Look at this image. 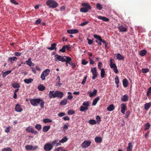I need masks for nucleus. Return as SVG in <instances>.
<instances>
[{
    "mask_svg": "<svg viewBox=\"0 0 151 151\" xmlns=\"http://www.w3.org/2000/svg\"><path fill=\"white\" fill-rule=\"evenodd\" d=\"M46 4L50 8H55L57 7L58 3L54 0H48L46 1Z\"/></svg>",
    "mask_w": 151,
    "mask_h": 151,
    "instance_id": "nucleus-1",
    "label": "nucleus"
},
{
    "mask_svg": "<svg viewBox=\"0 0 151 151\" xmlns=\"http://www.w3.org/2000/svg\"><path fill=\"white\" fill-rule=\"evenodd\" d=\"M81 5L83 7L81 8L80 9V11L82 12L86 13L88 11V10L90 9L91 8L90 5L87 3H82Z\"/></svg>",
    "mask_w": 151,
    "mask_h": 151,
    "instance_id": "nucleus-2",
    "label": "nucleus"
},
{
    "mask_svg": "<svg viewBox=\"0 0 151 151\" xmlns=\"http://www.w3.org/2000/svg\"><path fill=\"white\" fill-rule=\"evenodd\" d=\"M114 60L113 59H110L109 60V65L110 68L113 69L114 72L116 73H117L119 72V71L117 69L116 65L115 63H114Z\"/></svg>",
    "mask_w": 151,
    "mask_h": 151,
    "instance_id": "nucleus-3",
    "label": "nucleus"
},
{
    "mask_svg": "<svg viewBox=\"0 0 151 151\" xmlns=\"http://www.w3.org/2000/svg\"><path fill=\"white\" fill-rule=\"evenodd\" d=\"M50 72L49 69H46L42 72L40 76V78L42 80H45V77L49 75Z\"/></svg>",
    "mask_w": 151,
    "mask_h": 151,
    "instance_id": "nucleus-4",
    "label": "nucleus"
},
{
    "mask_svg": "<svg viewBox=\"0 0 151 151\" xmlns=\"http://www.w3.org/2000/svg\"><path fill=\"white\" fill-rule=\"evenodd\" d=\"M64 58V56H62L58 54H56L54 56L55 61L56 62L61 61L62 62H65V59Z\"/></svg>",
    "mask_w": 151,
    "mask_h": 151,
    "instance_id": "nucleus-5",
    "label": "nucleus"
},
{
    "mask_svg": "<svg viewBox=\"0 0 151 151\" xmlns=\"http://www.w3.org/2000/svg\"><path fill=\"white\" fill-rule=\"evenodd\" d=\"M29 99L31 105L34 106H37L39 104V100H40V98H30Z\"/></svg>",
    "mask_w": 151,
    "mask_h": 151,
    "instance_id": "nucleus-6",
    "label": "nucleus"
},
{
    "mask_svg": "<svg viewBox=\"0 0 151 151\" xmlns=\"http://www.w3.org/2000/svg\"><path fill=\"white\" fill-rule=\"evenodd\" d=\"M91 71L92 75V78L93 80H94L96 78L98 75L96 68L95 67L92 68Z\"/></svg>",
    "mask_w": 151,
    "mask_h": 151,
    "instance_id": "nucleus-7",
    "label": "nucleus"
},
{
    "mask_svg": "<svg viewBox=\"0 0 151 151\" xmlns=\"http://www.w3.org/2000/svg\"><path fill=\"white\" fill-rule=\"evenodd\" d=\"M52 148V145L50 143H46L44 147V149L46 151H50Z\"/></svg>",
    "mask_w": 151,
    "mask_h": 151,
    "instance_id": "nucleus-8",
    "label": "nucleus"
},
{
    "mask_svg": "<svg viewBox=\"0 0 151 151\" xmlns=\"http://www.w3.org/2000/svg\"><path fill=\"white\" fill-rule=\"evenodd\" d=\"M25 148L27 150H35L38 148V147L37 145L34 146L30 145H26Z\"/></svg>",
    "mask_w": 151,
    "mask_h": 151,
    "instance_id": "nucleus-9",
    "label": "nucleus"
},
{
    "mask_svg": "<svg viewBox=\"0 0 151 151\" xmlns=\"http://www.w3.org/2000/svg\"><path fill=\"white\" fill-rule=\"evenodd\" d=\"M91 143V142L90 140H85L82 143L81 147L83 148H86L89 146Z\"/></svg>",
    "mask_w": 151,
    "mask_h": 151,
    "instance_id": "nucleus-10",
    "label": "nucleus"
},
{
    "mask_svg": "<svg viewBox=\"0 0 151 151\" xmlns=\"http://www.w3.org/2000/svg\"><path fill=\"white\" fill-rule=\"evenodd\" d=\"M93 37L94 38H95L96 39H97L99 40L100 42H103V43L105 44V47H107V43L106 41H105V40H103L101 38V37L99 36V35L97 34H95L93 35Z\"/></svg>",
    "mask_w": 151,
    "mask_h": 151,
    "instance_id": "nucleus-11",
    "label": "nucleus"
},
{
    "mask_svg": "<svg viewBox=\"0 0 151 151\" xmlns=\"http://www.w3.org/2000/svg\"><path fill=\"white\" fill-rule=\"evenodd\" d=\"M14 109L15 111L17 112H20L23 111L22 107L19 104H17L16 105Z\"/></svg>",
    "mask_w": 151,
    "mask_h": 151,
    "instance_id": "nucleus-12",
    "label": "nucleus"
},
{
    "mask_svg": "<svg viewBox=\"0 0 151 151\" xmlns=\"http://www.w3.org/2000/svg\"><path fill=\"white\" fill-rule=\"evenodd\" d=\"M55 97H58L60 99L62 98L64 95V93L63 92L60 91H55Z\"/></svg>",
    "mask_w": 151,
    "mask_h": 151,
    "instance_id": "nucleus-13",
    "label": "nucleus"
},
{
    "mask_svg": "<svg viewBox=\"0 0 151 151\" xmlns=\"http://www.w3.org/2000/svg\"><path fill=\"white\" fill-rule=\"evenodd\" d=\"M121 112L123 114H124L125 111L127 109V105L126 104L124 103H122L121 104Z\"/></svg>",
    "mask_w": 151,
    "mask_h": 151,
    "instance_id": "nucleus-14",
    "label": "nucleus"
},
{
    "mask_svg": "<svg viewBox=\"0 0 151 151\" xmlns=\"http://www.w3.org/2000/svg\"><path fill=\"white\" fill-rule=\"evenodd\" d=\"M118 28L119 31L120 32H125L127 30V28L125 26L122 25L119 26Z\"/></svg>",
    "mask_w": 151,
    "mask_h": 151,
    "instance_id": "nucleus-15",
    "label": "nucleus"
},
{
    "mask_svg": "<svg viewBox=\"0 0 151 151\" xmlns=\"http://www.w3.org/2000/svg\"><path fill=\"white\" fill-rule=\"evenodd\" d=\"M49 96L50 99L55 98V92L54 91H50L49 94Z\"/></svg>",
    "mask_w": 151,
    "mask_h": 151,
    "instance_id": "nucleus-16",
    "label": "nucleus"
},
{
    "mask_svg": "<svg viewBox=\"0 0 151 151\" xmlns=\"http://www.w3.org/2000/svg\"><path fill=\"white\" fill-rule=\"evenodd\" d=\"M57 45V44L55 43H54L51 45V47L47 48V49L50 50H56L57 49V48L56 47Z\"/></svg>",
    "mask_w": 151,
    "mask_h": 151,
    "instance_id": "nucleus-17",
    "label": "nucleus"
},
{
    "mask_svg": "<svg viewBox=\"0 0 151 151\" xmlns=\"http://www.w3.org/2000/svg\"><path fill=\"white\" fill-rule=\"evenodd\" d=\"M97 92V90L95 89H94L92 92H88V93L89 94V96L90 97H91L96 96V95Z\"/></svg>",
    "mask_w": 151,
    "mask_h": 151,
    "instance_id": "nucleus-18",
    "label": "nucleus"
},
{
    "mask_svg": "<svg viewBox=\"0 0 151 151\" xmlns=\"http://www.w3.org/2000/svg\"><path fill=\"white\" fill-rule=\"evenodd\" d=\"M78 30L77 29H69L67 30V32L68 34H73L78 33Z\"/></svg>",
    "mask_w": 151,
    "mask_h": 151,
    "instance_id": "nucleus-19",
    "label": "nucleus"
},
{
    "mask_svg": "<svg viewBox=\"0 0 151 151\" xmlns=\"http://www.w3.org/2000/svg\"><path fill=\"white\" fill-rule=\"evenodd\" d=\"M17 58L16 57H10L8 58V61L10 62L11 63H13L14 61H16L17 60Z\"/></svg>",
    "mask_w": 151,
    "mask_h": 151,
    "instance_id": "nucleus-20",
    "label": "nucleus"
},
{
    "mask_svg": "<svg viewBox=\"0 0 151 151\" xmlns=\"http://www.w3.org/2000/svg\"><path fill=\"white\" fill-rule=\"evenodd\" d=\"M12 70H8L7 71H6V72H4L3 71L2 72V76L3 78H5L6 76L8 75V74L10 73L12 71Z\"/></svg>",
    "mask_w": 151,
    "mask_h": 151,
    "instance_id": "nucleus-21",
    "label": "nucleus"
},
{
    "mask_svg": "<svg viewBox=\"0 0 151 151\" xmlns=\"http://www.w3.org/2000/svg\"><path fill=\"white\" fill-rule=\"evenodd\" d=\"M128 96L125 94L121 98V100L123 102H125L128 101Z\"/></svg>",
    "mask_w": 151,
    "mask_h": 151,
    "instance_id": "nucleus-22",
    "label": "nucleus"
},
{
    "mask_svg": "<svg viewBox=\"0 0 151 151\" xmlns=\"http://www.w3.org/2000/svg\"><path fill=\"white\" fill-rule=\"evenodd\" d=\"M133 147V145L132 143L131 142L129 143L128 146L127 148V151H132Z\"/></svg>",
    "mask_w": 151,
    "mask_h": 151,
    "instance_id": "nucleus-23",
    "label": "nucleus"
},
{
    "mask_svg": "<svg viewBox=\"0 0 151 151\" xmlns=\"http://www.w3.org/2000/svg\"><path fill=\"white\" fill-rule=\"evenodd\" d=\"M116 59L119 60H123L124 59V57L123 55H121L120 53H117L116 54Z\"/></svg>",
    "mask_w": 151,
    "mask_h": 151,
    "instance_id": "nucleus-24",
    "label": "nucleus"
},
{
    "mask_svg": "<svg viewBox=\"0 0 151 151\" xmlns=\"http://www.w3.org/2000/svg\"><path fill=\"white\" fill-rule=\"evenodd\" d=\"M26 62L27 64L29 66H31L32 65L34 66V64L31 61V58H29L28 60L26 61Z\"/></svg>",
    "mask_w": 151,
    "mask_h": 151,
    "instance_id": "nucleus-25",
    "label": "nucleus"
},
{
    "mask_svg": "<svg viewBox=\"0 0 151 151\" xmlns=\"http://www.w3.org/2000/svg\"><path fill=\"white\" fill-rule=\"evenodd\" d=\"M97 18L100 19L102 20L103 21L105 22H108L109 20V19L105 17H103L102 16H98Z\"/></svg>",
    "mask_w": 151,
    "mask_h": 151,
    "instance_id": "nucleus-26",
    "label": "nucleus"
},
{
    "mask_svg": "<svg viewBox=\"0 0 151 151\" xmlns=\"http://www.w3.org/2000/svg\"><path fill=\"white\" fill-rule=\"evenodd\" d=\"M95 141L97 143H100L102 141V139L101 137H96L94 139Z\"/></svg>",
    "mask_w": 151,
    "mask_h": 151,
    "instance_id": "nucleus-27",
    "label": "nucleus"
},
{
    "mask_svg": "<svg viewBox=\"0 0 151 151\" xmlns=\"http://www.w3.org/2000/svg\"><path fill=\"white\" fill-rule=\"evenodd\" d=\"M115 109V107L113 104H111L109 105L107 108V110L109 111H113Z\"/></svg>",
    "mask_w": 151,
    "mask_h": 151,
    "instance_id": "nucleus-28",
    "label": "nucleus"
},
{
    "mask_svg": "<svg viewBox=\"0 0 151 151\" xmlns=\"http://www.w3.org/2000/svg\"><path fill=\"white\" fill-rule=\"evenodd\" d=\"M101 76L102 78H103L105 77V71L104 68H101Z\"/></svg>",
    "mask_w": 151,
    "mask_h": 151,
    "instance_id": "nucleus-29",
    "label": "nucleus"
},
{
    "mask_svg": "<svg viewBox=\"0 0 151 151\" xmlns=\"http://www.w3.org/2000/svg\"><path fill=\"white\" fill-rule=\"evenodd\" d=\"M50 126H44L42 129V131L44 132H47L50 128Z\"/></svg>",
    "mask_w": 151,
    "mask_h": 151,
    "instance_id": "nucleus-30",
    "label": "nucleus"
},
{
    "mask_svg": "<svg viewBox=\"0 0 151 151\" xmlns=\"http://www.w3.org/2000/svg\"><path fill=\"white\" fill-rule=\"evenodd\" d=\"M64 57H65L66 59H65L66 64L67 66H68V63H70V62L71 60L72 59L70 57L68 56H64Z\"/></svg>",
    "mask_w": 151,
    "mask_h": 151,
    "instance_id": "nucleus-31",
    "label": "nucleus"
},
{
    "mask_svg": "<svg viewBox=\"0 0 151 151\" xmlns=\"http://www.w3.org/2000/svg\"><path fill=\"white\" fill-rule=\"evenodd\" d=\"M37 88L40 91H43L45 89V87L42 84H40L37 87Z\"/></svg>",
    "mask_w": 151,
    "mask_h": 151,
    "instance_id": "nucleus-32",
    "label": "nucleus"
},
{
    "mask_svg": "<svg viewBox=\"0 0 151 151\" xmlns=\"http://www.w3.org/2000/svg\"><path fill=\"white\" fill-rule=\"evenodd\" d=\"M100 98L99 96H97L95 98L93 101L92 102V105L95 106L97 104L98 101L99 100Z\"/></svg>",
    "mask_w": 151,
    "mask_h": 151,
    "instance_id": "nucleus-33",
    "label": "nucleus"
},
{
    "mask_svg": "<svg viewBox=\"0 0 151 151\" xmlns=\"http://www.w3.org/2000/svg\"><path fill=\"white\" fill-rule=\"evenodd\" d=\"M128 81L126 79H124L123 81V86L124 87H127L128 86Z\"/></svg>",
    "mask_w": 151,
    "mask_h": 151,
    "instance_id": "nucleus-34",
    "label": "nucleus"
},
{
    "mask_svg": "<svg viewBox=\"0 0 151 151\" xmlns=\"http://www.w3.org/2000/svg\"><path fill=\"white\" fill-rule=\"evenodd\" d=\"M39 104H40V107L41 108H44V105L45 104V102L42 99L40 98V100H39Z\"/></svg>",
    "mask_w": 151,
    "mask_h": 151,
    "instance_id": "nucleus-35",
    "label": "nucleus"
},
{
    "mask_svg": "<svg viewBox=\"0 0 151 151\" xmlns=\"http://www.w3.org/2000/svg\"><path fill=\"white\" fill-rule=\"evenodd\" d=\"M151 106V103H147L145 104L144 106L145 109L146 110H148Z\"/></svg>",
    "mask_w": 151,
    "mask_h": 151,
    "instance_id": "nucleus-36",
    "label": "nucleus"
},
{
    "mask_svg": "<svg viewBox=\"0 0 151 151\" xmlns=\"http://www.w3.org/2000/svg\"><path fill=\"white\" fill-rule=\"evenodd\" d=\"M33 81V80L32 78L30 79H26L24 80V82L27 84H29L32 83Z\"/></svg>",
    "mask_w": 151,
    "mask_h": 151,
    "instance_id": "nucleus-37",
    "label": "nucleus"
},
{
    "mask_svg": "<svg viewBox=\"0 0 151 151\" xmlns=\"http://www.w3.org/2000/svg\"><path fill=\"white\" fill-rule=\"evenodd\" d=\"M115 83L116 84V87L117 88L119 87V80L118 77L117 76H116L115 78Z\"/></svg>",
    "mask_w": 151,
    "mask_h": 151,
    "instance_id": "nucleus-38",
    "label": "nucleus"
},
{
    "mask_svg": "<svg viewBox=\"0 0 151 151\" xmlns=\"http://www.w3.org/2000/svg\"><path fill=\"white\" fill-rule=\"evenodd\" d=\"M67 102V99H64L62 100L60 103V104L61 105H65Z\"/></svg>",
    "mask_w": 151,
    "mask_h": 151,
    "instance_id": "nucleus-39",
    "label": "nucleus"
},
{
    "mask_svg": "<svg viewBox=\"0 0 151 151\" xmlns=\"http://www.w3.org/2000/svg\"><path fill=\"white\" fill-rule=\"evenodd\" d=\"M147 53V51L146 50H142L139 52V54L141 56H145Z\"/></svg>",
    "mask_w": 151,
    "mask_h": 151,
    "instance_id": "nucleus-40",
    "label": "nucleus"
},
{
    "mask_svg": "<svg viewBox=\"0 0 151 151\" xmlns=\"http://www.w3.org/2000/svg\"><path fill=\"white\" fill-rule=\"evenodd\" d=\"M12 86L14 88H19L20 87V85L17 83H14L12 84Z\"/></svg>",
    "mask_w": 151,
    "mask_h": 151,
    "instance_id": "nucleus-41",
    "label": "nucleus"
},
{
    "mask_svg": "<svg viewBox=\"0 0 151 151\" xmlns=\"http://www.w3.org/2000/svg\"><path fill=\"white\" fill-rule=\"evenodd\" d=\"M68 139V138L66 136H65L62 139L60 140V142H61L62 143H64L67 141Z\"/></svg>",
    "mask_w": 151,
    "mask_h": 151,
    "instance_id": "nucleus-42",
    "label": "nucleus"
},
{
    "mask_svg": "<svg viewBox=\"0 0 151 151\" xmlns=\"http://www.w3.org/2000/svg\"><path fill=\"white\" fill-rule=\"evenodd\" d=\"M89 101H86L84 102L83 104V105L85 107H88V109L89 106Z\"/></svg>",
    "mask_w": 151,
    "mask_h": 151,
    "instance_id": "nucleus-43",
    "label": "nucleus"
},
{
    "mask_svg": "<svg viewBox=\"0 0 151 151\" xmlns=\"http://www.w3.org/2000/svg\"><path fill=\"white\" fill-rule=\"evenodd\" d=\"M43 122L45 123H51L52 122V120L48 118H45L43 120Z\"/></svg>",
    "mask_w": 151,
    "mask_h": 151,
    "instance_id": "nucleus-44",
    "label": "nucleus"
},
{
    "mask_svg": "<svg viewBox=\"0 0 151 151\" xmlns=\"http://www.w3.org/2000/svg\"><path fill=\"white\" fill-rule=\"evenodd\" d=\"M88 122L89 124L92 125H94L96 124V121L94 119H90L88 121Z\"/></svg>",
    "mask_w": 151,
    "mask_h": 151,
    "instance_id": "nucleus-45",
    "label": "nucleus"
},
{
    "mask_svg": "<svg viewBox=\"0 0 151 151\" xmlns=\"http://www.w3.org/2000/svg\"><path fill=\"white\" fill-rule=\"evenodd\" d=\"M88 107H85L84 106H81L80 108V111H84L87 110L88 109Z\"/></svg>",
    "mask_w": 151,
    "mask_h": 151,
    "instance_id": "nucleus-46",
    "label": "nucleus"
},
{
    "mask_svg": "<svg viewBox=\"0 0 151 151\" xmlns=\"http://www.w3.org/2000/svg\"><path fill=\"white\" fill-rule=\"evenodd\" d=\"M35 127L39 131L40 130L42 129L41 125L39 124H36L35 126Z\"/></svg>",
    "mask_w": 151,
    "mask_h": 151,
    "instance_id": "nucleus-47",
    "label": "nucleus"
},
{
    "mask_svg": "<svg viewBox=\"0 0 151 151\" xmlns=\"http://www.w3.org/2000/svg\"><path fill=\"white\" fill-rule=\"evenodd\" d=\"M96 7L97 9L99 10H101L102 8V5L100 3H98L96 4Z\"/></svg>",
    "mask_w": 151,
    "mask_h": 151,
    "instance_id": "nucleus-48",
    "label": "nucleus"
},
{
    "mask_svg": "<svg viewBox=\"0 0 151 151\" xmlns=\"http://www.w3.org/2000/svg\"><path fill=\"white\" fill-rule=\"evenodd\" d=\"M150 127V124L148 123H147L145 125V130L149 129Z\"/></svg>",
    "mask_w": 151,
    "mask_h": 151,
    "instance_id": "nucleus-49",
    "label": "nucleus"
},
{
    "mask_svg": "<svg viewBox=\"0 0 151 151\" xmlns=\"http://www.w3.org/2000/svg\"><path fill=\"white\" fill-rule=\"evenodd\" d=\"M33 129V127H32L31 126H29L27 127L26 129V130L28 132L30 133V132Z\"/></svg>",
    "mask_w": 151,
    "mask_h": 151,
    "instance_id": "nucleus-50",
    "label": "nucleus"
},
{
    "mask_svg": "<svg viewBox=\"0 0 151 151\" xmlns=\"http://www.w3.org/2000/svg\"><path fill=\"white\" fill-rule=\"evenodd\" d=\"M69 125L68 124H64L63 127V130L64 131L67 130L68 128Z\"/></svg>",
    "mask_w": 151,
    "mask_h": 151,
    "instance_id": "nucleus-51",
    "label": "nucleus"
},
{
    "mask_svg": "<svg viewBox=\"0 0 151 151\" xmlns=\"http://www.w3.org/2000/svg\"><path fill=\"white\" fill-rule=\"evenodd\" d=\"M12 128L10 126H8L5 130V132L6 133H8L10 131V130Z\"/></svg>",
    "mask_w": 151,
    "mask_h": 151,
    "instance_id": "nucleus-52",
    "label": "nucleus"
},
{
    "mask_svg": "<svg viewBox=\"0 0 151 151\" xmlns=\"http://www.w3.org/2000/svg\"><path fill=\"white\" fill-rule=\"evenodd\" d=\"M96 119L97 122V123L99 124L101 121L100 117L99 116H96Z\"/></svg>",
    "mask_w": 151,
    "mask_h": 151,
    "instance_id": "nucleus-53",
    "label": "nucleus"
},
{
    "mask_svg": "<svg viewBox=\"0 0 151 151\" xmlns=\"http://www.w3.org/2000/svg\"><path fill=\"white\" fill-rule=\"evenodd\" d=\"M149 71V70L148 68H142V72L143 73H146L148 72Z\"/></svg>",
    "mask_w": 151,
    "mask_h": 151,
    "instance_id": "nucleus-54",
    "label": "nucleus"
},
{
    "mask_svg": "<svg viewBox=\"0 0 151 151\" xmlns=\"http://www.w3.org/2000/svg\"><path fill=\"white\" fill-rule=\"evenodd\" d=\"M75 111L73 110H70L68 111V114L69 115H71L74 114Z\"/></svg>",
    "mask_w": 151,
    "mask_h": 151,
    "instance_id": "nucleus-55",
    "label": "nucleus"
},
{
    "mask_svg": "<svg viewBox=\"0 0 151 151\" xmlns=\"http://www.w3.org/2000/svg\"><path fill=\"white\" fill-rule=\"evenodd\" d=\"M2 151H12V150L10 148L8 147L7 148H4L2 149Z\"/></svg>",
    "mask_w": 151,
    "mask_h": 151,
    "instance_id": "nucleus-56",
    "label": "nucleus"
},
{
    "mask_svg": "<svg viewBox=\"0 0 151 151\" xmlns=\"http://www.w3.org/2000/svg\"><path fill=\"white\" fill-rule=\"evenodd\" d=\"M151 93V90L150 89V88H149L148 89L146 93V95L148 97L150 95Z\"/></svg>",
    "mask_w": 151,
    "mask_h": 151,
    "instance_id": "nucleus-57",
    "label": "nucleus"
},
{
    "mask_svg": "<svg viewBox=\"0 0 151 151\" xmlns=\"http://www.w3.org/2000/svg\"><path fill=\"white\" fill-rule=\"evenodd\" d=\"M89 22L88 21H86L85 22H83L82 23H81L80 24V25L81 26H84V25H85L87 24Z\"/></svg>",
    "mask_w": 151,
    "mask_h": 151,
    "instance_id": "nucleus-58",
    "label": "nucleus"
},
{
    "mask_svg": "<svg viewBox=\"0 0 151 151\" xmlns=\"http://www.w3.org/2000/svg\"><path fill=\"white\" fill-rule=\"evenodd\" d=\"M69 64L73 68H75L76 66V64L73 62H70Z\"/></svg>",
    "mask_w": 151,
    "mask_h": 151,
    "instance_id": "nucleus-59",
    "label": "nucleus"
},
{
    "mask_svg": "<svg viewBox=\"0 0 151 151\" xmlns=\"http://www.w3.org/2000/svg\"><path fill=\"white\" fill-rule=\"evenodd\" d=\"M65 115V114L64 112H60L58 114V115L60 117H62Z\"/></svg>",
    "mask_w": 151,
    "mask_h": 151,
    "instance_id": "nucleus-60",
    "label": "nucleus"
},
{
    "mask_svg": "<svg viewBox=\"0 0 151 151\" xmlns=\"http://www.w3.org/2000/svg\"><path fill=\"white\" fill-rule=\"evenodd\" d=\"M98 68L100 70H101V68L103 66V64L101 62H99L98 63Z\"/></svg>",
    "mask_w": 151,
    "mask_h": 151,
    "instance_id": "nucleus-61",
    "label": "nucleus"
},
{
    "mask_svg": "<svg viewBox=\"0 0 151 151\" xmlns=\"http://www.w3.org/2000/svg\"><path fill=\"white\" fill-rule=\"evenodd\" d=\"M65 45L62 48L60 49L59 50V52H65Z\"/></svg>",
    "mask_w": 151,
    "mask_h": 151,
    "instance_id": "nucleus-62",
    "label": "nucleus"
},
{
    "mask_svg": "<svg viewBox=\"0 0 151 151\" xmlns=\"http://www.w3.org/2000/svg\"><path fill=\"white\" fill-rule=\"evenodd\" d=\"M41 22V20L40 19H39L36 20L35 23V24L36 25H38L40 24Z\"/></svg>",
    "mask_w": 151,
    "mask_h": 151,
    "instance_id": "nucleus-63",
    "label": "nucleus"
},
{
    "mask_svg": "<svg viewBox=\"0 0 151 151\" xmlns=\"http://www.w3.org/2000/svg\"><path fill=\"white\" fill-rule=\"evenodd\" d=\"M130 112L129 111H127L125 114V118L126 119H127L129 115H130Z\"/></svg>",
    "mask_w": 151,
    "mask_h": 151,
    "instance_id": "nucleus-64",
    "label": "nucleus"
}]
</instances>
